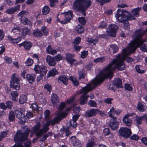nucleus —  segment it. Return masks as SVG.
<instances>
[{"mask_svg":"<svg viewBox=\"0 0 147 147\" xmlns=\"http://www.w3.org/2000/svg\"><path fill=\"white\" fill-rule=\"evenodd\" d=\"M146 32H147V28L146 31L138 30L135 31L133 36L134 40L127 48L124 50L123 54L117 55L116 59H113L111 63L108 65L113 72L116 68L119 70L125 69L123 61L129 54L133 52L137 47H139L143 51L147 52V44L144 43L145 41L142 38V36Z\"/></svg>","mask_w":147,"mask_h":147,"instance_id":"nucleus-1","label":"nucleus"},{"mask_svg":"<svg viewBox=\"0 0 147 147\" xmlns=\"http://www.w3.org/2000/svg\"><path fill=\"white\" fill-rule=\"evenodd\" d=\"M109 66H107L96 78L81 89L80 93L83 94L80 97V105H84L87 103L89 96L86 94L87 93L94 88L97 85L103 82L105 78H111L112 77L113 72L109 68Z\"/></svg>","mask_w":147,"mask_h":147,"instance_id":"nucleus-2","label":"nucleus"},{"mask_svg":"<svg viewBox=\"0 0 147 147\" xmlns=\"http://www.w3.org/2000/svg\"><path fill=\"white\" fill-rule=\"evenodd\" d=\"M62 116L57 115L53 119L51 120L47 121L46 123L43 126L42 129H40L41 125L40 123L38 122L32 127L31 130L32 133H35L36 136L37 137L42 136L44 133H46L49 130L48 126L51 124L53 125L55 123H59L61 120V118Z\"/></svg>","mask_w":147,"mask_h":147,"instance_id":"nucleus-3","label":"nucleus"},{"mask_svg":"<svg viewBox=\"0 0 147 147\" xmlns=\"http://www.w3.org/2000/svg\"><path fill=\"white\" fill-rule=\"evenodd\" d=\"M30 131V130L28 128H24V130L18 131L14 137L15 141L16 143L11 147H24L21 143L18 144L17 142H23L27 140ZM30 142H28L25 143V147H30Z\"/></svg>","mask_w":147,"mask_h":147,"instance_id":"nucleus-4","label":"nucleus"},{"mask_svg":"<svg viewBox=\"0 0 147 147\" xmlns=\"http://www.w3.org/2000/svg\"><path fill=\"white\" fill-rule=\"evenodd\" d=\"M91 2L90 0H76L73 3V8L82 12L85 16V11L90 5Z\"/></svg>","mask_w":147,"mask_h":147,"instance_id":"nucleus-5","label":"nucleus"},{"mask_svg":"<svg viewBox=\"0 0 147 147\" xmlns=\"http://www.w3.org/2000/svg\"><path fill=\"white\" fill-rule=\"evenodd\" d=\"M117 11L115 17L119 22L124 23L126 20H134L135 19V18L129 12L125 10L119 9Z\"/></svg>","mask_w":147,"mask_h":147,"instance_id":"nucleus-6","label":"nucleus"},{"mask_svg":"<svg viewBox=\"0 0 147 147\" xmlns=\"http://www.w3.org/2000/svg\"><path fill=\"white\" fill-rule=\"evenodd\" d=\"M20 78L16 74H13L11 77L10 81V87L13 88L16 90H18L20 89V85L19 82Z\"/></svg>","mask_w":147,"mask_h":147,"instance_id":"nucleus-7","label":"nucleus"},{"mask_svg":"<svg viewBox=\"0 0 147 147\" xmlns=\"http://www.w3.org/2000/svg\"><path fill=\"white\" fill-rule=\"evenodd\" d=\"M34 70L36 73L40 74L42 76H45L47 71L46 67L38 64L35 65Z\"/></svg>","mask_w":147,"mask_h":147,"instance_id":"nucleus-8","label":"nucleus"},{"mask_svg":"<svg viewBox=\"0 0 147 147\" xmlns=\"http://www.w3.org/2000/svg\"><path fill=\"white\" fill-rule=\"evenodd\" d=\"M118 29V27L117 25H110L108 27L107 30L108 35L113 37L115 36L116 31Z\"/></svg>","mask_w":147,"mask_h":147,"instance_id":"nucleus-9","label":"nucleus"},{"mask_svg":"<svg viewBox=\"0 0 147 147\" xmlns=\"http://www.w3.org/2000/svg\"><path fill=\"white\" fill-rule=\"evenodd\" d=\"M119 133L120 136L126 138H129L131 134V129L125 127H121L119 129Z\"/></svg>","mask_w":147,"mask_h":147,"instance_id":"nucleus-10","label":"nucleus"},{"mask_svg":"<svg viewBox=\"0 0 147 147\" xmlns=\"http://www.w3.org/2000/svg\"><path fill=\"white\" fill-rule=\"evenodd\" d=\"M63 15L65 17V18L64 20H63L60 22L62 24H65L67 23L70 22L71 18L73 17V13L71 11H68L67 12H65L63 13Z\"/></svg>","mask_w":147,"mask_h":147,"instance_id":"nucleus-11","label":"nucleus"},{"mask_svg":"<svg viewBox=\"0 0 147 147\" xmlns=\"http://www.w3.org/2000/svg\"><path fill=\"white\" fill-rule=\"evenodd\" d=\"M135 113H128L124 116L123 121V123L127 126H130L131 125L132 120L129 117L134 116Z\"/></svg>","mask_w":147,"mask_h":147,"instance_id":"nucleus-12","label":"nucleus"},{"mask_svg":"<svg viewBox=\"0 0 147 147\" xmlns=\"http://www.w3.org/2000/svg\"><path fill=\"white\" fill-rule=\"evenodd\" d=\"M117 118L114 117L112 118L109 123V126L113 130H115L117 129L119 126V123L116 120Z\"/></svg>","mask_w":147,"mask_h":147,"instance_id":"nucleus-13","label":"nucleus"},{"mask_svg":"<svg viewBox=\"0 0 147 147\" xmlns=\"http://www.w3.org/2000/svg\"><path fill=\"white\" fill-rule=\"evenodd\" d=\"M100 112L99 109H91L87 111L85 113V116L86 117H91L95 116Z\"/></svg>","mask_w":147,"mask_h":147,"instance_id":"nucleus-14","label":"nucleus"},{"mask_svg":"<svg viewBox=\"0 0 147 147\" xmlns=\"http://www.w3.org/2000/svg\"><path fill=\"white\" fill-rule=\"evenodd\" d=\"M72 144L74 147H81L82 144L75 136L72 137L70 139Z\"/></svg>","mask_w":147,"mask_h":147,"instance_id":"nucleus-15","label":"nucleus"},{"mask_svg":"<svg viewBox=\"0 0 147 147\" xmlns=\"http://www.w3.org/2000/svg\"><path fill=\"white\" fill-rule=\"evenodd\" d=\"M46 60L47 63L50 66H54L56 64V62L54 57L50 55H47Z\"/></svg>","mask_w":147,"mask_h":147,"instance_id":"nucleus-16","label":"nucleus"},{"mask_svg":"<svg viewBox=\"0 0 147 147\" xmlns=\"http://www.w3.org/2000/svg\"><path fill=\"white\" fill-rule=\"evenodd\" d=\"M20 7V5H18L14 7H11L7 9L6 11L5 12L9 14H12L18 11H19Z\"/></svg>","mask_w":147,"mask_h":147,"instance_id":"nucleus-17","label":"nucleus"},{"mask_svg":"<svg viewBox=\"0 0 147 147\" xmlns=\"http://www.w3.org/2000/svg\"><path fill=\"white\" fill-rule=\"evenodd\" d=\"M18 45L20 47H23L26 50H28L31 47L32 43L30 42L25 41L22 43L19 44Z\"/></svg>","mask_w":147,"mask_h":147,"instance_id":"nucleus-18","label":"nucleus"},{"mask_svg":"<svg viewBox=\"0 0 147 147\" xmlns=\"http://www.w3.org/2000/svg\"><path fill=\"white\" fill-rule=\"evenodd\" d=\"M26 78L30 83L32 84L35 79L36 75L34 74H27L26 75Z\"/></svg>","mask_w":147,"mask_h":147,"instance_id":"nucleus-19","label":"nucleus"},{"mask_svg":"<svg viewBox=\"0 0 147 147\" xmlns=\"http://www.w3.org/2000/svg\"><path fill=\"white\" fill-rule=\"evenodd\" d=\"M58 82L59 83H62L65 85H67L68 82V79L65 76H61L58 78Z\"/></svg>","mask_w":147,"mask_h":147,"instance_id":"nucleus-20","label":"nucleus"},{"mask_svg":"<svg viewBox=\"0 0 147 147\" xmlns=\"http://www.w3.org/2000/svg\"><path fill=\"white\" fill-rule=\"evenodd\" d=\"M51 101L54 105H57L59 102V100L57 95L55 94H53L51 96Z\"/></svg>","mask_w":147,"mask_h":147,"instance_id":"nucleus-21","label":"nucleus"},{"mask_svg":"<svg viewBox=\"0 0 147 147\" xmlns=\"http://www.w3.org/2000/svg\"><path fill=\"white\" fill-rule=\"evenodd\" d=\"M74 56V55L70 54H67L66 55L67 61L71 64L74 63L76 61L73 58Z\"/></svg>","mask_w":147,"mask_h":147,"instance_id":"nucleus-22","label":"nucleus"},{"mask_svg":"<svg viewBox=\"0 0 147 147\" xmlns=\"http://www.w3.org/2000/svg\"><path fill=\"white\" fill-rule=\"evenodd\" d=\"M134 116L136 117L134 119V122L136 125H140L142 122L143 121V118L142 116H137V115L135 114Z\"/></svg>","mask_w":147,"mask_h":147,"instance_id":"nucleus-23","label":"nucleus"},{"mask_svg":"<svg viewBox=\"0 0 147 147\" xmlns=\"http://www.w3.org/2000/svg\"><path fill=\"white\" fill-rule=\"evenodd\" d=\"M21 22L25 25L31 26L32 22L30 20L26 17H23L20 20Z\"/></svg>","mask_w":147,"mask_h":147,"instance_id":"nucleus-24","label":"nucleus"},{"mask_svg":"<svg viewBox=\"0 0 147 147\" xmlns=\"http://www.w3.org/2000/svg\"><path fill=\"white\" fill-rule=\"evenodd\" d=\"M113 84L114 86L117 87L122 88V82L119 78H115L113 82Z\"/></svg>","mask_w":147,"mask_h":147,"instance_id":"nucleus-25","label":"nucleus"},{"mask_svg":"<svg viewBox=\"0 0 147 147\" xmlns=\"http://www.w3.org/2000/svg\"><path fill=\"white\" fill-rule=\"evenodd\" d=\"M47 52V53L54 55L57 53V51L56 50L52 49L50 45H49L46 49Z\"/></svg>","mask_w":147,"mask_h":147,"instance_id":"nucleus-26","label":"nucleus"},{"mask_svg":"<svg viewBox=\"0 0 147 147\" xmlns=\"http://www.w3.org/2000/svg\"><path fill=\"white\" fill-rule=\"evenodd\" d=\"M8 38L12 43H19L21 40L22 38L20 37H18L16 38H13L11 36H8Z\"/></svg>","mask_w":147,"mask_h":147,"instance_id":"nucleus-27","label":"nucleus"},{"mask_svg":"<svg viewBox=\"0 0 147 147\" xmlns=\"http://www.w3.org/2000/svg\"><path fill=\"white\" fill-rule=\"evenodd\" d=\"M57 74H58V73L56 70L53 68L49 72L47 75L48 77L51 76L53 77L56 75Z\"/></svg>","mask_w":147,"mask_h":147,"instance_id":"nucleus-28","label":"nucleus"},{"mask_svg":"<svg viewBox=\"0 0 147 147\" xmlns=\"http://www.w3.org/2000/svg\"><path fill=\"white\" fill-rule=\"evenodd\" d=\"M30 30L27 27H24L22 30V34L23 36H26L27 34L30 35Z\"/></svg>","mask_w":147,"mask_h":147,"instance_id":"nucleus-29","label":"nucleus"},{"mask_svg":"<svg viewBox=\"0 0 147 147\" xmlns=\"http://www.w3.org/2000/svg\"><path fill=\"white\" fill-rule=\"evenodd\" d=\"M137 109L140 112H143L145 111L144 105L141 102H138L137 106Z\"/></svg>","mask_w":147,"mask_h":147,"instance_id":"nucleus-30","label":"nucleus"},{"mask_svg":"<svg viewBox=\"0 0 147 147\" xmlns=\"http://www.w3.org/2000/svg\"><path fill=\"white\" fill-rule=\"evenodd\" d=\"M27 100V96L24 95H21L19 98L20 102L21 104H23L26 102Z\"/></svg>","mask_w":147,"mask_h":147,"instance_id":"nucleus-31","label":"nucleus"},{"mask_svg":"<svg viewBox=\"0 0 147 147\" xmlns=\"http://www.w3.org/2000/svg\"><path fill=\"white\" fill-rule=\"evenodd\" d=\"M135 68L137 71L139 73H143L145 72V71L143 70V67L141 65H137L136 66Z\"/></svg>","mask_w":147,"mask_h":147,"instance_id":"nucleus-32","label":"nucleus"},{"mask_svg":"<svg viewBox=\"0 0 147 147\" xmlns=\"http://www.w3.org/2000/svg\"><path fill=\"white\" fill-rule=\"evenodd\" d=\"M50 11L49 7L47 6H45L42 8V12L44 15L48 14Z\"/></svg>","mask_w":147,"mask_h":147,"instance_id":"nucleus-33","label":"nucleus"},{"mask_svg":"<svg viewBox=\"0 0 147 147\" xmlns=\"http://www.w3.org/2000/svg\"><path fill=\"white\" fill-rule=\"evenodd\" d=\"M30 107L32 108V110H34L40 111L42 109V108L40 107H38L37 104L36 103L32 104Z\"/></svg>","mask_w":147,"mask_h":147,"instance_id":"nucleus-34","label":"nucleus"},{"mask_svg":"<svg viewBox=\"0 0 147 147\" xmlns=\"http://www.w3.org/2000/svg\"><path fill=\"white\" fill-rule=\"evenodd\" d=\"M115 114V109L113 107H112L110 109L109 111L108 112L109 116L113 118L114 117V115Z\"/></svg>","mask_w":147,"mask_h":147,"instance_id":"nucleus-35","label":"nucleus"},{"mask_svg":"<svg viewBox=\"0 0 147 147\" xmlns=\"http://www.w3.org/2000/svg\"><path fill=\"white\" fill-rule=\"evenodd\" d=\"M141 8L138 7L132 9L131 12L134 15L137 16H138L139 11L140 10Z\"/></svg>","mask_w":147,"mask_h":147,"instance_id":"nucleus-36","label":"nucleus"},{"mask_svg":"<svg viewBox=\"0 0 147 147\" xmlns=\"http://www.w3.org/2000/svg\"><path fill=\"white\" fill-rule=\"evenodd\" d=\"M33 34L34 36L36 37H40L42 35V34L41 31L38 29L34 30Z\"/></svg>","mask_w":147,"mask_h":147,"instance_id":"nucleus-37","label":"nucleus"},{"mask_svg":"<svg viewBox=\"0 0 147 147\" xmlns=\"http://www.w3.org/2000/svg\"><path fill=\"white\" fill-rule=\"evenodd\" d=\"M15 114L18 118L21 119H22V117L24 116V114L22 113L21 112L19 111H15Z\"/></svg>","mask_w":147,"mask_h":147,"instance_id":"nucleus-38","label":"nucleus"},{"mask_svg":"<svg viewBox=\"0 0 147 147\" xmlns=\"http://www.w3.org/2000/svg\"><path fill=\"white\" fill-rule=\"evenodd\" d=\"M76 30L79 33H81L84 32V27L80 25H78L76 28Z\"/></svg>","mask_w":147,"mask_h":147,"instance_id":"nucleus-39","label":"nucleus"},{"mask_svg":"<svg viewBox=\"0 0 147 147\" xmlns=\"http://www.w3.org/2000/svg\"><path fill=\"white\" fill-rule=\"evenodd\" d=\"M8 132L7 130L1 132L0 133V141H1L6 136Z\"/></svg>","mask_w":147,"mask_h":147,"instance_id":"nucleus-40","label":"nucleus"},{"mask_svg":"<svg viewBox=\"0 0 147 147\" xmlns=\"http://www.w3.org/2000/svg\"><path fill=\"white\" fill-rule=\"evenodd\" d=\"M88 105L91 107H96L97 105L96 102L93 100H90L88 102Z\"/></svg>","mask_w":147,"mask_h":147,"instance_id":"nucleus-41","label":"nucleus"},{"mask_svg":"<svg viewBox=\"0 0 147 147\" xmlns=\"http://www.w3.org/2000/svg\"><path fill=\"white\" fill-rule=\"evenodd\" d=\"M69 80L73 82L74 85L77 86L78 85V82L74 77L71 76L69 78Z\"/></svg>","mask_w":147,"mask_h":147,"instance_id":"nucleus-42","label":"nucleus"},{"mask_svg":"<svg viewBox=\"0 0 147 147\" xmlns=\"http://www.w3.org/2000/svg\"><path fill=\"white\" fill-rule=\"evenodd\" d=\"M80 115L78 114H76V115H74L73 117V119L71 120V123H74V126H75L76 125V121L78 120V118H79Z\"/></svg>","mask_w":147,"mask_h":147,"instance_id":"nucleus-43","label":"nucleus"},{"mask_svg":"<svg viewBox=\"0 0 147 147\" xmlns=\"http://www.w3.org/2000/svg\"><path fill=\"white\" fill-rule=\"evenodd\" d=\"M110 48L113 50V53H115L118 50V48L117 46L115 45H112L110 46Z\"/></svg>","mask_w":147,"mask_h":147,"instance_id":"nucleus-44","label":"nucleus"},{"mask_svg":"<svg viewBox=\"0 0 147 147\" xmlns=\"http://www.w3.org/2000/svg\"><path fill=\"white\" fill-rule=\"evenodd\" d=\"M15 116L14 113L13 112H10L9 117V119L10 121H13L14 120Z\"/></svg>","mask_w":147,"mask_h":147,"instance_id":"nucleus-45","label":"nucleus"},{"mask_svg":"<svg viewBox=\"0 0 147 147\" xmlns=\"http://www.w3.org/2000/svg\"><path fill=\"white\" fill-rule=\"evenodd\" d=\"M44 89L46 90L47 91L50 92L52 90V88L51 85L48 84H47L45 85L44 87Z\"/></svg>","mask_w":147,"mask_h":147,"instance_id":"nucleus-46","label":"nucleus"},{"mask_svg":"<svg viewBox=\"0 0 147 147\" xmlns=\"http://www.w3.org/2000/svg\"><path fill=\"white\" fill-rule=\"evenodd\" d=\"M33 62V61L32 59L30 58H28L27 59L25 63L26 66H30L32 65Z\"/></svg>","mask_w":147,"mask_h":147,"instance_id":"nucleus-47","label":"nucleus"},{"mask_svg":"<svg viewBox=\"0 0 147 147\" xmlns=\"http://www.w3.org/2000/svg\"><path fill=\"white\" fill-rule=\"evenodd\" d=\"M105 61V58L100 57L94 60V62L96 63H97L99 62H103Z\"/></svg>","mask_w":147,"mask_h":147,"instance_id":"nucleus-48","label":"nucleus"},{"mask_svg":"<svg viewBox=\"0 0 147 147\" xmlns=\"http://www.w3.org/2000/svg\"><path fill=\"white\" fill-rule=\"evenodd\" d=\"M27 13V12L26 11H22L19 13L17 15L18 17H20V20H21L22 18L25 17L23 16L26 15Z\"/></svg>","mask_w":147,"mask_h":147,"instance_id":"nucleus-49","label":"nucleus"},{"mask_svg":"<svg viewBox=\"0 0 147 147\" xmlns=\"http://www.w3.org/2000/svg\"><path fill=\"white\" fill-rule=\"evenodd\" d=\"M94 145V143L92 140H88L86 147H93Z\"/></svg>","mask_w":147,"mask_h":147,"instance_id":"nucleus-50","label":"nucleus"},{"mask_svg":"<svg viewBox=\"0 0 147 147\" xmlns=\"http://www.w3.org/2000/svg\"><path fill=\"white\" fill-rule=\"evenodd\" d=\"M11 95L12 97V99L14 100H16V98L18 96V92L16 91H14L11 93Z\"/></svg>","mask_w":147,"mask_h":147,"instance_id":"nucleus-51","label":"nucleus"},{"mask_svg":"<svg viewBox=\"0 0 147 147\" xmlns=\"http://www.w3.org/2000/svg\"><path fill=\"white\" fill-rule=\"evenodd\" d=\"M87 40L90 43H93L94 45H95L97 42V40L96 39H93L88 38L87 39Z\"/></svg>","mask_w":147,"mask_h":147,"instance_id":"nucleus-52","label":"nucleus"},{"mask_svg":"<svg viewBox=\"0 0 147 147\" xmlns=\"http://www.w3.org/2000/svg\"><path fill=\"white\" fill-rule=\"evenodd\" d=\"M79 22L81 24L84 25L86 23V21L84 18L79 17L78 18Z\"/></svg>","mask_w":147,"mask_h":147,"instance_id":"nucleus-53","label":"nucleus"},{"mask_svg":"<svg viewBox=\"0 0 147 147\" xmlns=\"http://www.w3.org/2000/svg\"><path fill=\"white\" fill-rule=\"evenodd\" d=\"M75 99V97L73 96L70 98L69 99L66 100V102L67 104H69L72 103Z\"/></svg>","mask_w":147,"mask_h":147,"instance_id":"nucleus-54","label":"nucleus"},{"mask_svg":"<svg viewBox=\"0 0 147 147\" xmlns=\"http://www.w3.org/2000/svg\"><path fill=\"white\" fill-rule=\"evenodd\" d=\"M102 134L103 135L105 136H107L109 134L110 131L109 129L108 128H105L104 129Z\"/></svg>","mask_w":147,"mask_h":147,"instance_id":"nucleus-55","label":"nucleus"},{"mask_svg":"<svg viewBox=\"0 0 147 147\" xmlns=\"http://www.w3.org/2000/svg\"><path fill=\"white\" fill-rule=\"evenodd\" d=\"M55 61H59L61 60L62 59V57L60 54H58L55 56L54 57Z\"/></svg>","mask_w":147,"mask_h":147,"instance_id":"nucleus-56","label":"nucleus"},{"mask_svg":"<svg viewBox=\"0 0 147 147\" xmlns=\"http://www.w3.org/2000/svg\"><path fill=\"white\" fill-rule=\"evenodd\" d=\"M50 6L52 7H54L56 5V3L58 1V0H49Z\"/></svg>","mask_w":147,"mask_h":147,"instance_id":"nucleus-57","label":"nucleus"},{"mask_svg":"<svg viewBox=\"0 0 147 147\" xmlns=\"http://www.w3.org/2000/svg\"><path fill=\"white\" fill-rule=\"evenodd\" d=\"M124 26V28L125 30H129V28L128 27L129 24L127 20L125 21V22L123 23Z\"/></svg>","mask_w":147,"mask_h":147,"instance_id":"nucleus-58","label":"nucleus"},{"mask_svg":"<svg viewBox=\"0 0 147 147\" xmlns=\"http://www.w3.org/2000/svg\"><path fill=\"white\" fill-rule=\"evenodd\" d=\"M81 38L79 37H76L74 41V45L79 44L81 41Z\"/></svg>","mask_w":147,"mask_h":147,"instance_id":"nucleus-59","label":"nucleus"},{"mask_svg":"<svg viewBox=\"0 0 147 147\" xmlns=\"http://www.w3.org/2000/svg\"><path fill=\"white\" fill-rule=\"evenodd\" d=\"M88 54V51H84L82 52L81 57L82 58H86Z\"/></svg>","mask_w":147,"mask_h":147,"instance_id":"nucleus-60","label":"nucleus"},{"mask_svg":"<svg viewBox=\"0 0 147 147\" xmlns=\"http://www.w3.org/2000/svg\"><path fill=\"white\" fill-rule=\"evenodd\" d=\"M5 33L2 30L0 29V41L2 40L4 38Z\"/></svg>","mask_w":147,"mask_h":147,"instance_id":"nucleus-61","label":"nucleus"},{"mask_svg":"<svg viewBox=\"0 0 147 147\" xmlns=\"http://www.w3.org/2000/svg\"><path fill=\"white\" fill-rule=\"evenodd\" d=\"M125 87L126 90L129 91H131L132 90V87L129 84H125Z\"/></svg>","mask_w":147,"mask_h":147,"instance_id":"nucleus-62","label":"nucleus"},{"mask_svg":"<svg viewBox=\"0 0 147 147\" xmlns=\"http://www.w3.org/2000/svg\"><path fill=\"white\" fill-rule=\"evenodd\" d=\"M4 60L8 63H10L12 62V60L11 58L7 56L5 57Z\"/></svg>","mask_w":147,"mask_h":147,"instance_id":"nucleus-63","label":"nucleus"},{"mask_svg":"<svg viewBox=\"0 0 147 147\" xmlns=\"http://www.w3.org/2000/svg\"><path fill=\"white\" fill-rule=\"evenodd\" d=\"M44 114L45 117V118L46 119H47L49 116L50 115V111L48 110H46L45 111Z\"/></svg>","mask_w":147,"mask_h":147,"instance_id":"nucleus-64","label":"nucleus"}]
</instances>
